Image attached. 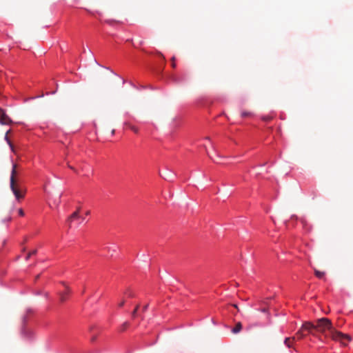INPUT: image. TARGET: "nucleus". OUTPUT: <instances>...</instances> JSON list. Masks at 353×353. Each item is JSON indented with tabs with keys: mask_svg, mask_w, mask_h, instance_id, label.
Wrapping results in <instances>:
<instances>
[{
	"mask_svg": "<svg viewBox=\"0 0 353 353\" xmlns=\"http://www.w3.org/2000/svg\"><path fill=\"white\" fill-rule=\"evenodd\" d=\"M262 119L265 121H268L272 119L271 117L267 116V117H263Z\"/></svg>",
	"mask_w": 353,
	"mask_h": 353,
	"instance_id": "18",
	"label": "nucleus"
},
{
	"mask_svg": "<svg viewBox=\"0 0 353 353\" xmlns=\"http://www.w3.org/2000/svg\"><path fill=\"white\" fill-rule=\"evenodd\" d=\"M125 125H127L129 127V128H130V130H132L134 132H135V133H138L139 130H138V128H137V127L133 126V125H131L128 124V123H125Z\"/></svg>",
	"mask_w": 353,
	"mask_h": 353,
	"instance_id": "11",
	"label": "nucleus"
},
{
	"mask_svg": "<svg viewBox=\"0 0 353 353\" xmlns=\"http://www.w3.org/2000/svg\"><path fill=\"white\" fill-rule=\"evenodd\" d=\"M62 284L65 286V290L64 292L59 293V299L61 302H64L67 300L68 296L70 294L71 289L66 285L65 283L63 282Z\"/></svg>",
	"mask_w": 353,
	"mask_h": 353,
	"instance_id": "5",
	"label": "nucleus"
},
{
	"mask_svg": "<svg viewBox=\"0 0 353 353\" xmlns=\"http://www.w3.org/2000/svg\"><path fill=\"white\" fill-rule=\"evenodd\" d=\"M96 338H97V336H93L92 337V339H91V341H94L96 340Z\"/></svg>",
	"mask_w": 353,
	"mask_h": 353,
	"instance_id": "25",
	"label": "nucleus"
},
{
	"mask_svg": "<svg viewBox=\"0 0 353 353\" xmlns=\"http://www.w3.org/2000/svg\"><path fill=\"white\" fill-rule=\"evenodd\" d=\"M79 211H80V208H77V210L73 212L67 219L66 221V223L68 225V227L69 228H71L72 227V223L75 221V220H77L79 219H80V216H79Z\"/></svg>",
	"mask_w": 353,
	"mask_h": 353,
	"instance_id": "4",
	"label": "nucleus"
},
{
	"mask_svg": "<svg viewBox=\"0 0 353 353\" xmlns=\"http://www.w3.org/2000/svg\"><path fill=\"white\" fill-rule=\"evenodd\" d=\"M261 311L262 312H268V309L267 308H263V309L261 310Z\"/></svg>",
	"mask_w": 353,
	"mask_h": 353,
	"instance_id": "24",
	"label": "nucleus"
},
{
	"mask_svg": "<svg viewBox=\"0 0 353 353\" xmlns=\"http://www.w3.org/2000/svg\"><path fill=\"white\" fill-rule=\"evenodd\" d=\"M242 329V324L241 322H238L235 327L232 330V332L233 334H237L239 333Z\"/></svg>",
	"mask_w": 353,
	"mask_h": 353,
	"instance_id": "9",
	"label": "nucleus"
},
{
	"mask_svg": "<svg viewBox=\"0 0 353 353\" xmlns=\"http://www.w3.org/2000/svg\"><path fill=\"white\" fill-rule=\"evenodd\" d=\"M314 274H315L316 276L319 278V279L323 278V276L325 275V272H321V271L317 270H314Z\"/></svg>",
	"mask_w": 353,
	"mask_h": 353,
	"instance_id": "10",
	"label": "nucleus"
},
{
	"mask_svg": "<svg viewBox=\"0 0 353 353\" xmlns=\"http://www.w3.org/2000/svg\"><path fill=\"white\" fill-rule=\"evenodd\" d=\"M129 325V323L128 322H125L123 323L121 326V330L124 331Z\"/></svg>",
	"mask_w": 353,
	"mask_h": 353,
	"instance_id": "17",
	"label": "nucleus"
},
{
	"mask_svg": "<svg viewBox=\"0 0 353 353\" xmlns=\"http://www.w3.org/2000/svg\"><path fill=\"white\" fill-rule=\"evenodd\" d=\"M85 214H86V215H89V214H90V211H87V212H85Z\"/></svg>",
	"mask_w": 353,
	"mask_h": 353,
	"instance_id": "27",
	"label": "nucleus"
},
{
	"mask_svg": "<svg viewBox=\"0 0 353 353\" xmlns=\"http://www.w3.org/2000/svg\"><path fill=\"white\" fill-rule=\"evenodd\" d=\"M316 330L323 334L325 337H330L332 340L339 341L343 345H346L351 339L349 335L337 331L332 325V321L327 318H321L316 321Z\"/></svg>",
	"mask_w": 353,
	"mask_h": 353,
	"instance_id": "1",
	"label": "nucleus"
},
{
	"mask_svg": "<svg viewBox=\"0 0 353 353\" xmlns=\"http://www.w3.org/2000/svg\"><path fill=\"white\" fill-rule=\"evenodd\" d=\"M295 340H296V337L295 336L287 337L284 340V344L288 347H292V342H294Z\"/></svg>",
	"mask_w": 353,
	"mask_h": 353,
	"instance_id": "7",
	"label": "nucleus"
},
{
	"mask_svg": "<svg viewBox=\"0 0 353 353\" xmlns=\"http://www.w3.org/2000/svg\"><path fill=\"white\" fill-rule=\"evenodd\" d=\"M11 122L10 119L5 113V112L0 108V123L5 125L9 124Z\"/></svg>",
	"mask_w": 353,
	"mask_h": 353,
	"instance_id": "6",
	"label": "nucleus"
},
{
	"mask_svg": "<svg viewBox=\"0 0 353 353\" xmlns=\"http://www.w3.org/2000/svg\"><path fill=\"white\" fill-rule=\"evenodd\" d=\"M234 307L238 309V307L236 305H234Z\"/></svg>",
	"mask_w": 353,
	"mask_h": 353,
	"instance_id": "28",
	"label": "nucleus"
},
{
	"mask_svg": "<svg viewBox=\"0 0 353 353\" xmlns=\"http://www.w3.org/2000/svg\"><path fill=\"white\" fill-rule=\"evenodd\" d=\"M307 336L306 334L304 333V330H302V327L296 332V339L298 340H301L304 339Z\"/></svg>",
	"mask_w": 353,
	"mask_h": 353,
	"instance_id": "8",
	"label": "nucleus"
},
{
	"mask_svg": "<svg viewBox=\"0 0 353 353\" xmlns=\"http://www.w3.org/2000/svg\"><path fill=\"white\" fill-rule=\"evenodd\" d=\"M68 168H69L70 169L72 170H73V171H74L75 172H77V170H76L74 167H72V166H71V165H68Z\"/></svg>",
	"mask_w": 353,
	"mask_h": 353,
	"instance_id": "21",
	"label": "nucleus"
},
{
	"mask_svg": "<svg viewBox=\"0 0 353 353\" xmlns=\"http://www.w3.org/2000/svg\"><path fill=\"white\" fill-rule=\"evenodd\" d=\"M18 212H19V214L20 216H23L24 215V212H23V210L21 208L19 209Z\"/></svg>",
	"mask_w": 353,
	"mask_h": 353,
	"instance_id": "20",
	"label": "nucleus"
},
{
	"mask_svg": "<svg viewBox=\"0 0 353 353\" xmlns=\"http://www.w3.org/2000/svg\"><path fill=\"white\" fill-rule=\"evenodd\" d=\"M125 303L124 301H121V303H119V307H123Z\"/></svg>",
	"mask_w": 353,
	"mask_h": 353,
	"instance_id": "22",
	"label": "nucleus"
},
{
	"mask_svg": "<svg viewBox=\"0 0 353 353\" xmlns=\"http://www.w3.org/2000/svg\"><path fill=\"white\" fill-rule=\"evenodd\" d=\"M36 253H37V250H34L32 251L31 252H30V253L27 255V256L26 257V260H28V259H30V257L32 255L36 254Z\"/></svg>",
	"mask_w": 353,
	"mask_h": 353,
	"instance_id": "16",
	"label": "nucleus"
},
{
	"mask_svg": "<svg viewBox=\"0 0 353 353\" xmlns=\"http://www.w3.org/2000/svg\"><path fill=\"white\" fill-rule=\"evenodd\" d=\"M174 61H175V57H173L172 58V68H174L176 67V64H175V63H174Z\"/></svg>",
	"mask_w": 353,
	"mask_h": 353,
	"instance_id": "19",
	"label": "nucleus"
},
{
	"mask_svg": "<svg viewBox=\"0 0 353 353\" xmlns=\"http://www.w3.org/2000/svg\"><path fill=\"white\" fill-rule=\"evenodd\" d=\"M16 168H17V165L13 164L12 172H11V175H10V189H11L12 193L14 194L16 199L20 200L24 197L26 190L21 186V185L19 184V183L18 182V181L16 179V174H17Z\"/></svg>",
	"mask_w": 353,
	"mask_h": 353,
	"instance_id": "2",
	"label": "nucleus"
},
{
	"mask_svg": "<svg viewBox=\"0 0 353 353\" xmlns=\"http://www.w3.org/2000/svg\"><path fill=\"white\" fill-rule=\"evenodd\" d=\"M139 305H137L136 306V307L134 308V310H133L132 313V316L133 318H135L137 316V311L139 310Z\"/></svg>",
	"mask_w": 353,
	"mask_h": 353,
	"instance_id": "12",
	"label": "nucleus"
},
{
	"mask_svg": "<svg viewBox=\"0 0 353 353\" xmlns=\"http://www.w3.org/2000/svg\"><path fill=\"white\" fill-rule=\"evenodd\" d=\"M301 327L302 330H304V333L307 332L306 334H312L314 336H317L315 323L310 321H305L302 324Z\"/></svg>",
	"mask_w": 353,
	"mask_h": 353,
	"instance_id": "3",
	"label": "nucleus"
},
{
	"mask_svg": "<svg viewBox=\"0 0 353 353\" xmlns=\"http://www.w3.org/2000/svg\"><path fill=\"white\" fill-rule=\"evenodd\" d=\"M125 294L129 297H133L134 296V293L129 289L125 292Z\"/></svg>",
	"mask_w": 353,
	"mask_h": 353,
	"instance_id": "13",
	"label": "nucleus"
},
{
	"mask_svg": "<svg viewBox=\"0 0 353 353\" xmlns=\"http://www.w3.org/2000/svg\"><path fill=\"white\" fill-rule=\"evenodd\" d=\"M301 222L303 224V225H305L306 223V221L304 219H301Z\"/></svg>",
	"mask_w": 353,
	"mask_h": 353,
	"instance_id": "26",
	"label": "nucleus"
},
{
	"mask_svg": "<svg viewBox=\"0 0 353 353\" xmlns=\"http://www.w3.org/2000/svg\"><path fill=\"white\" fill-rule=\"evenodd\" d=\"M8 132H9V131L7 132L5 139L8 141V143L9 145L10 146L12 150H14L13 145H12V144L11 143V142L10 141V140L8 139Z\"/></svg>",
	"mask_w": 353,
	"mask_h": 353,
	"instance_id": "15",
	"label": "nucleus"
},
{
	"mask_svg": "<svg viewBox=\"0 0 353 353\" xmlns=\"http://www.w3.org/2000/svg\"><path fill=\"white\" fill-rule=\"evenodd\" d=\"M148 307V305H145L143 307V312H145L147 310Z\"/></svg>",
	"mask_w": 353,
	"mask_h": 353,
	"instance_id": "23",
	"label": "nucleus"
},
{
	"mask_svg": "<svg viewBox=\"0 0 353 353\" xmlns=\"http://www.w3.org/2000/svg\"><path fill=\"white\" fill-rule=\"evenodd\" d=\"M251 115H252V113L250 112H247V111L242 112V113H241L242 117H250Z\"/></svg>",
	"mask_w": 353,
	"mask_h": 353,
	"instance_id": "14",
	"label": "nucleus"
}]
</instances>
